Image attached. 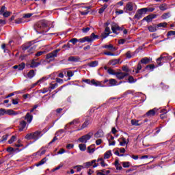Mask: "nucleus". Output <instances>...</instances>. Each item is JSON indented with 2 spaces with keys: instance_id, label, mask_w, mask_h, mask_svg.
Returning <instances> with one entry per match:
<instances>
[{
  "instance_id": "28",
  "label": "nucleus",
  "mask_w": 175,
  "mask_h": 175,
  "mask_svg": "<svg viewBox=\"0 0 175 175\" xmlns=\"http://www.w3.org/2000/svg\"><path fill=\"white\" fill-rule=\"evenodd\" d=\"M114 165L116 170H122V166H121V164L118 160L115 161Z\"/></svg>"
},
{
  "instance_id": "14",
  "label": "nucleus",
  "mask_w": 175,
  "mask_h": 175,
  "mask_svg": "<svg viewBox=\"0 0 175 175\" xmlns=\"http://www.w3.org/2000/svg\"><path fill=\"white\" fill-rule=\"evenodd\" d=\"M23 118L27 121V124H31V122H32V120H33V116H32L31 113L28 112Z\"/></svg>"
},
{
  "instance_id": "39",
  "label": "nucleus",
  "mask_w": 175,
  "mask_h": 175,
  "mask_svg": "<svg viewBox=\"0 0 175 175\" xmlns=\"http://www.w3.org/2000/svg\"><path fill=\"white\" fill-rule=\"evenodd\" d=\"M107 6H109L107 4H104V5L98 10L99 14H102V13H103V12L107 9Z\"/></svg>"
},
{
  "instance_id": "30",
  "label": "nucleus",
  "mask_w": 175,
  "mask_h": 175,
  "mask_svg": "<svg viewBox=\"0 0 175 175\" xmlns=\"http://www.w3.org/2000/svg\"><path fill=\"white\" fill-rule=\"evenodd\" d=\"M157 26L156 25H150L148 27V29L150 32H156L157 30Z\"/></svg>"
},
{
  "instance_id": "62",
  "label": "nucleus",
  "mask_w": 175,
  "mask_h": 175,
  "mask_svg": "<svg viewBox=\"0 0 175 175\" xmlns=\"http://www.w3.org/2000/svg\"><path fill=\"white\" fill-rule=\"evenodd\" d=\"M49 91H50V90L49 89V88H45L42 90H40V92H42V94H46V92H49Z\"/></svg>"
},
{
  "instance_id": "53",
  "label": "nucleus",
  "mask_w": 175,
  "mask_h": 175,
  "mask_svg": "<svg viewBox=\"0 0 175 175\" xmlns=\"http://www.w3.org/2000/svg\"><path fill=\"white\" fill-rule=\"evenodd\" d=\"M16 139V135H13L11 137V138L9 139L8 143L9 144H12V143H13Z\"/></svg>"
},
{
  "instance_id": "26",
  "label": "nucleus",
  "mask_w": 175,
  "mask_h": 175,
  "mask_svg": "<svg viewBox=\"0 0 175 175\" xmlns=\"http://www.w3.org/2000/svg\"><path fill=\"white\" fill-rule=\"evenodd\" d=\"M68 61L70 62H79L80 61V57L76 56H70L68 57Z\"/></svg>"
},
{
  "instance_id": "19",
  "label": "nucleus",
  "mask_w": 175,
  "mask_h": 175,
  "mask_svg": "<svg viewBox=\"0 0 175 175\" xmlns=\"http://www.w3.org/2000/svg\"><path fill=\"white\" fill-rule=\"evenodd\" d=\"M98 38H99V36L95 35V33H92L90 36H88L89 43H92V42H94L95 39H98Z\"/></svg>"
},
{
  "instance_id": "17",
  "label": "nucleus",
  "mask_w": 175,
  "mask_h": 175,
  "mask_svg": "<svg viewBox=\"0 0 175 175\" xmlns=\"http://www.w3.org/2000/svg\"><path fill=\"white\" fill-rule=\"evenodd\" d=\"M154 18H157V14H150L144 18V21H146L147 23H151Z\"/></svg>"
},
{
  "instance_id": "40",
  "label": "nucleus",
  "mask_w": 175,
  "mask_h": 175,
  "mask_svg": "<svg viewBox=\"0 0 175 175\" xmlns=\"http://www.w3.org/2000/svg\"><path fill=\"white\" fill-rule=\"evenodd\" d=\"M98 61H94L88 64V66H90V68H96V66L98 65Z\"/></svg>"
},
{
  "instance_id": "61",
  "label": "nucleus",
  "mask_w": 175,
  "mask_h": 175,
  "mask_svg": "<svg viewBox=\"0 0 175 175\" xmlns=\"http://www.w3.org/2000/svg\"><path fill=\"white\" fill-rule=\"evenodd\" d=\"M144 9H146V14L147 13V12H152L155 10V8H144Z\"/></svg>"
},
{
  "instance_id": "5",
  "label": "nucleus",
  "mask_w": 175,
  "mask_h": 175,
  "mask_svg": "<svg viewBox=\"0 0 175 175\" xmlns=\"http://www.w3.org/2000/svg\"><path fill=\"white\" fill-rule=\"evenodd\" d=\"M84 169H88L92 166L93 168L98 167L99 163H96V160H92V161H88L83 164Z\"/></svg>"
},
{
  "instance_id": "64",
  "label": "nucleus",
  "mask_w": 175,
  "mask_h": 175,
  "mask_svg": "<svg viewBox=\"0 0 175 175\" xmlns=\"http://www.w3.org/2000/svg\"><path fill=\"white\" fill-rule=\"evenodd\" d=\"M126 58H129V59L132 58V55L131 54V51H130L126 52Z\"/></svg>"
},
{
  "instance_id": "11",
  "label": "nucleus",
  "mask_w": 175,
  "mask_h": 175,
  "mask_svg": "<svg viewBox=\"0 0 175 175\" xmlns=\"http://www.w3.org/2000/svg\"><path fill=\"white\" fill-rule=\"evenodd\" d=\"M109 81L110 87H114L116 85H120L122 81H120L119 83L115 79H110L109 80L105 79L104 83L106 84Z\"/></svg>"
},
{
  "instance_id": "37",
  "label": "nucleus",
  "mask_w": 175,
  "mask_h": 175,
  "mask_svg": "<svg viewBox=\"0 0 175 175\" xmlns=\"http://www.w3.org/2000/svg\"><path fill=\"white\" fill-rule=\"evenodd\" d=\"M161 113H163L160 115V118H161V120H165V118H166L165 114L167 113V111L164 109L161 110Z\"/></svg>"
},
{
  "instance_id": "63",
  "label": "nucleus",
  "mask_w": 175,
  "mask_h": 175,
  "mask_svg": "<svg viewBox=\"0 0 175 175\" xmlns=\"http://www.w3.org/2000/svg\"><path fill=\"white\" fill-rule=\"evenodd\" d=\"M109 62H110L111 65L114 66V65H117V64H118V60L113 59V60L110 61Z\"/></svg>"
},
{
  "instance_id": "58",
  "label": "nucleus",
  "mask_w": 175,
  "mask_h": 175,
  "mask_svg": "<svg viewBox=\"0 0 175 175\" xmlns=\"http://www.w3.org/2000/svg\"><path fill=\"white\" fill-rule=\"evenodd\" d=\"M6 12V7L5 5H3L0 10V14H3Z\"/></svg>"
},
{
  "instance_id": "3",
  "label": "nucleus",
  "mask_w": 175,
  "mask_h": 175,
  "mask_svg": "<svg viewBox=\"0 0 175 175\" xmlns=\"http://www.w3.org/2000/svg\"><path fill=\"white\" fill-rule=\"evenodd\" d=\"M18 114H21L20 111H15L13 109H0V116H18Z\"/></svg>"
},
{
  "instance_id": "18",
  "label": "nucleus",
  "mask_w": 175,
  "mask_h": 175,
  "mask_svg": "<svg viewBox=\"0 0 175 175\" xmlns=\"http://www.w3.org/2000/svg\"><path fill=\"white\" fill-rule=\"evenodd\" d=\"M96 162H98V165H100L102 167H107V166H109V165L105 162V159L103 158L98 159L96 160Z\"/></svg>"
},
{
  "instance_id": "59",
  "label": "nucleus",
  "mask_w": 175,
  "mask_h": 175,
  "mask_svg": "<svg viewBox=\"0 0 175 175\" xmlns=\"http://www.w3.org/2000/svg\"><path fill=\"white\" fill-rule=\"evenodd\" d=\"M69 42H70V43H72V44H76V43H77V42H79V39H77V38H72V39L70 40Z\"/></svg>"
},
{
  "instance_id": "8",
  "label": "nucleus",
  "mask_w": 175,
  "mask_h": 175,
  "mask_svg": "<svg viewBox=\"0 0 175 175\" xmlns=\"http://www.w3.org/2000/svg\"><path fill=\"white\" fill-rule=\"evenodd\" d=\"M115 76L118 80H124L125 77H128V76H129V74L128 72L120 71L116 72Z\"/></svg>"
},
{
  "instance_id": "36",
  "label": "nucleus",
  "mask_w": 175,
  "mask_h": 175,
  "mask_svg": "<svg viewBox=\"0 0 175 175\" xmlns=\"http://www.w3.org/2000/svg\"><path fill=\"white\" fill-rule=\"evenodd\" d=\"M94 146L95 145H92L88 147V152H89V154H94V152H95V148H94Z\"/></svg>"
},
{
  "instance_id": "54",
  "label": "nucleus",
  "mask_w": 175,
  "mask_h": 175,
  "mask_svg": "<svg viewBox=\"0 0 175 175\" xmlns=\"http://www.w3.org/2000/svg\"><path fill=\"white\" fill-rule=\"evenodd\" d=\"M12 14V12L7 11L5 12H3L2 14V16H3V17L8 18L9 17V16H10V14Z\"/></svg>"
},
{
  "instance_id": "4",
  "label": "nucleus",
  "mask_w": 175,
  "mask_h": 175,
  "mask_svg": "<svg viewBox=\"0 0 175 175\" xmlns=\"http://www.w3.org/2000/svg\"><path fill=\"white\" fill-rule=\"evenodd\" d=\"M23 51H27V53H29V55L30 54H33V53L35 51V48L32 46V42H29L23 45Z\"/></svg>"
},
{
  "instance_id": "34",
  "label": "nucleus",
  "mask_w": 175,
  "mask_h": 175,
  "mask_svg": "<svg viewBox=\"0 0 175 175\" xmlns=\"http://www.w3.org/2000/svg\"><path fill=\"white\" fill-rule=\"evenodd\" d=\"M113 154H111V150H108L104 154V159H109L110 157H111Z\"/></svg>"
},
{
  "instance_id": "29",
  "label": "nucleus",
  "mask_w": 175,
  "mask_h": 175,
  "mask_svg": "<svg viewBox=\"0 0 175 175\" xmlns=\"http://www.w3.org/2000/svg\"><path fill=\"white\" fill-rule=\"evenodd\" d=\"M47 161H48V159L46 157H44L40 162L36 163V166L37 167L42 166V165H44V163H46Z\"/></svg>"
},
{
  "instance_id": "43",
  "label": "nucleus",
  "mask_w": 175,
  "mask_h": 175,
  "mask_svg": "<svg viewBox=\"0 0 175 175\" xmlns=\"http://www.w3.org/2000/svg\"><path fill=\"white\" fill-rule=\"evenodd\" d=\"M159 9H160L161 12H165V10H167V5L165 3L162 4L159 7Z\"/></svg>"
},
{
  "instance_id": "22",
  "label": "nucleus",
  "mask_w": 175,
  "mask_h": 175,
  "mask_svg": "<svg viewBox=\"0 0 175 175\" xmlns=\"http://www.w3.org/2000/svg\"><path fill=\"white\" fill-rule=\"evenodd\" d=\"M36 61H38V59H33L31 60V63L30 64V68H38V66H39V65H40V62H36Z\"/></svg>"
},
{
  "instance_id": "13",
  "label": "nucleus",
  "mask_w": 175,
  "mask_h": 175,
  "mask_svg": "<svg viewBox=\"0 0 175 175\" xmlns=\"http://www.w3.org/2000/svg\"><path fill=\"white\" fill-rule=\"evenodd\" d=\"M77 124H80V120L75 119L72 122L67 124L65 126L64 129H70V125H77Z\"/></svg>"
},
{
  "instance_id": "33",
  "label": "nucleus",
  "mask_w": 175,
  "mask_h": 175,
  "mask_svg": "<svg viewBox=\"0 0 175 175\" xmlns=\"http://www.w3.org/2000/svg\"><path fill=\"white\" fill-rule=\"evenodd\" d=\"M103 49H108V50H112L113 51H116V48L112 44L104 45L102 46Z\"/></svg>"
},
{
  "instance_id": "41",
  "label": "nucleus",
  "mask_w": 175,
  "mask_h": 175,
  "mask_svg": "<svg viewBox=\"0 0 175 175\" xmlns=\"http://www.w3.org/2000/svg\"><path fill=\"white\" fill-rule=\"evenodd\" d=\"M89 40H88V36H85L83 38H80L78 40V42H79V43H85V42H89Z\"/></svg>"
},
{
  "instance_id": "38",
  "label": "nucleus",
  "mask_w": 175,
  "mask_h": 175,
  "mask_svg": "<svg viewBox=\"0 0 175 175\" xmlns=\"http://www.w3.org/2000/svg\"><path fill=\"white\" fill-rule=\"evenodd\" d=\"M49 77H43L40 80H38L37 83H35V85H37L38 83H44V81H46V80H49Z\"/></svg>"
},
{
  "instance_id": "23",
  "label": "nucleus",
  "mask_w": 175,
  "mask_h": 175,
  "mask_svg": "<svg viewBox=\"0 0 175 175\" xmlns=\"http://www.w3.org/2000/svg\"><path fill=\"white\" fill-rule=\"evenodd\" d=\"M105 33L102 34L103 39H106L107 36H109V33H111V31H110V27H107L105 30Z\"/></svg>"
},
{
  "instance_id": "48",
  "label": "nucleus",
  "mask_w": 175,
  "mask_h": 175,
  "mask_svg": "<svg viewBox=\"0 0 175 175\" xmlns=\"http://www.w3.org/2000/svg\"><path fill=\"white\" fill-rule=\"evenodd\" d=\"M146 69H148V70H154V69H155V66L154 64L147 65Z\"/></svg>"
},
{
  "instance_id": "55",
  "label": "nucleus",
  "mask_w": 175,
  "mask_h": 175,
  "mask_svg": "<svg viewBox=\"0 0 175 175\" xmlns=\"http://www.w3.org/2000/svg\"><path fill=\"white\" fill-rule=\"evenodd\" d=\"M129 164H130V163L129 161L122 162V165L123 167H129Z\"/></svg>"
},
{
  "instance_id": "31",
  "label": "nucleus",
  "mask_w": 175,
  "mask_h": 175,
  "mask_svg": "<svg viewBox=\"0 0 175 175\" xmlns=\"http://www.w3.org/2000/svg\"><path fill=\"white\" fill-rule=\"evenodd\" d=\"M105 133L102 131H98L94 134V137L96 139H99V137H103Z\"/></svg>"
},
{
  "instance_id": "1",
  "label": "nucleus",
  "mask_w": 175,
  "mask_h": 175,
  "mask_svg": "<svg viewBox=\"0 0 175 175\" xmlns=\"http://www.w3.org/2000/svg\"><path fill=\"white\" fill-rule=\"evenodd\" d=\"M48 23L46 21H40L34 25V29L37 33H46L44 29L47 27Z\"/></svg>"
},
{
  "instance_id": "47",
  "label": "nucleus",
  "mask_w": 175,
  "mask_h": 175,
  "mask_svg": "<svg viewBox=\"0 0 175 175\" xmlns=\"http://www.w3.org/2000/svg\"><path fill=\"white\" fill-rule=\"evenodd\" d=\"M170 12H167V13H165L163 14L162 16H161V18L163 20H166L167 18H170Z\"/></svg>"
},
{
  "instance_id": "7",
  "label": "nucleus",
  "mask_w": 175,
  "mask_h": 175,
  "mask_svg": "<svg viewBox=\"0 0 175 175\" xmlns=\"http://www.w3.org/2000/svg\"><path fill=\"white\" fill-rule=\"evenodd\" d=\"M91 137H92V133H89L79 138L78 142H79L80 143H87V142H88V140L91 139Z\"/></svg>"
},
{
  "instance_id": "6",
  "label": "nucleus",
  "mask_w": 175,
  "mask_h": 175,
  "mask_svg": "<svg viewBox=\"0 0 175 175\" xmlns=\"http://www.w3.org/2000/svg\"><path fill=\"white\" fill-rule=\"evenodd\" d=\"M146 10L144 8L138 10L134 16V18L136 20H140V18H142L143 14H146Z\"/></svg>"
},
{
  "instance_id": "25",
  "label": "nucleus",
  "mask_w": 175,
  "mask_h": 175,
  "mask_svg": "<svg viewBox=\"0 0 175 175\" xmlns=\"http://www.w3.org/2000/svg\"><path fill=\"white\" fill-rule=\"evenodd\" d=\"M124 9H126V10H128V12H132V10H133V3H127Z\"/></svg>"
},
{
  "instance_id": "44",
  "label": "nucleus",
  "mask_w": 175,
  "mask_h": 175,
  "mask_svg": "<svg viewBox=\"0 0 175 175\" xmlns=\"http://www.w3.org/2000/svg\"><path fill=\"white\" fill-rule=\"evenodd\" d=\"M142 63L141 62H139L137 66V69L135 70V73L136 75H137L138 73H140V70H142Z\"/></svg>"
},
{
  "instance_id": "51",
  "label": "nucleus",
  "mask_w": 175,
  "mask_h": 175,
  "mask_svg": "<svg viewBox=\"0 0 175 175\" xmlns=\"http://www.w3.org/2000/svg\"><path fill=\"white\" fill-rule=\"evenodd\" d=\"M166 25H167V23H159L157 27V28H165V27H166Z\"/></svg>"
},
{
  "instance_id": "50",
  "label": "nucleus",
  "mask_w": 175,
  "mask_h": 175,
  "mask_svg": "<svg viewBox=\"0 0 175 175\" xmlns=\"http://www.w3.org/2000/svg\"><path fill=\"white\" fill-rule=\"evenodd\" d=\"M74 169H77V172H81L82 169H84V166L82 165H77L74 167Z\"/></svg>"
},
{
  "instance_id": "56",
  "label": "nucleus",
  "mask_w": 175,
  "mask_h": 175,
  "mask_svg": "<svg viewBox=\"0 0 175 175\" xmlns=\"http://www.w3.org/2000/svg\"><path fill=\"white\" fill-rule=\"evenodd\" d=\"M129 83H136V80L133 78L132 76L129 77Z\"/></svg>"
},
{
  "instance_id": "49",
  "label": "nucleus",
  "mask_w": 175,
  "mask_h": 175,
  "mask_svg": "<svg viewBox=\"0 0 175 175\" xmlns=\"http://www.w3.org/2000/svg\"><path fill=\"white\" fill-rule=\"evenodd\" d=\"M131 124L135 126H139L140 125V124H139V120H131Z\"/></svg>"
},
{
  "instance_id": "24",
  "label": "nucleus",
  "mask_w": 175,
  "mask_h": 175,
  "mask_svg": "<svg viewBox=\"0 0 175 175\" xmlns=\"http://www.w3.org/2000/svg\"><path fill=\"white\" fill-rule=\"evenodd\" d=\"M111 30L113 33H116V35H118V33H117V31H122V28H121V27H120V26L116 25L111 27Z\"/></svg>"
},
{
  "instance_id": "32",
  "label": "nucleus",
  "mask_w": 175,
  "mask_h": 175,
  "mask_svg": "<svg viewBox=\"0 0 175 175\" xmlns=\"http://www.w3.org/2000/svg\"><path fill=\"white\" fill-rule=\"evenodd\" d=\"M151 61L150 58L148 57H144L141 59L140 62L141 64H144L145 65L147 64H150V62Z\"/></svg>"
},
{
  "instance_id": "57",
  "label": "nucleus",
  "mask_w": 175,
  "mask_h": 175,
  "mask_svg": "<svg viewBox=\"0 0 175 175\" xmlns=\"http://www.w3.org/2000/svg\"><path fill=\"white\" fill-rule=\"evenodd\" d=\"M64 165L59 164L57 167L52 170V172H56V170H59V169H61V167H62Z\"/></svg>"
},
{
  "instance_id": "16",
  "label": "nucleus",
  "mask_w": 175,
  "mask_h": 175,
  "mask_svg": "<svg viewBox=\"0 0 175 175\" xmlns=\"http://www.w3.org/2000/svg\"><path fill=\"white\" fill-rule=\"evenodd\" d=\"M107 139L109 142V146H116V142L114 141V137L111 134H108Z\"/></svg>"
},
{
  "instance_id": "9",
  "label": "nucleus",
  "mask_w": 175,
  "mask_h": 175,
  "mask_svg": "<svg viewBox=\"0 0 175 175\" xmlns=\"http://www.w3.org/2000/svg\"><path fill=\"white\" fill-rule=\"evenodd\" d=\"M28 129V123L25 120H23L19 122L18 131L23 132V131H27Z\"/></svg>"
},
{
  "instance_id": "45",
  "label": "nucleus",
  "mask_w": 175,
  "mask_h": 175,
  "mask_svg": "<svg viewBox=\"0 0 175 175\" xmlns=\"http://www.w3.org/2000/svg\"><path fill=\"white\" fill-rule=\"evenodd\" d=\"M79 147L81 151H85L87 150V146L85 144H80Z\"/></svg>"
},
{
  "instance_id": "46",
  "label": "nucleus",
  "mask_w": 175,
  "mask_h": 175,
  "mask_svg": "<svg viewBox=\"0 0 175 175\" xmlns=\"http://www.w3.org/2000/svg\"><path fill=\"white\" fill-rule=\"evenodd\" d=\"M64 87H66L65 85L59 87V88L56 89L53 92L54 94L52 95V96H54V95H55V94H58V92H59V91H62V90H64Z\"/></svg>"
},
{
  "instance_id": "20",
  "label": "nucleus",
  "mask_w": 175,
  "mask_h": 175,
  "mask_svg": "<svg viewBox=\"0 0 175 175\" xmlns=\"http://www.w3.org/2000/svg\"><path fill=\"white\" fill-rule=\"evenodd\" d=\"M55 57H57V56L53 51L46 55V59H49V61H54Z\"/></svg>"
},
{
  "instance_id": "52",
  "label": "nucleus",
  "mask_w": 175,
  "mask_h": 175,
  "mask_svg": "<svg viewBox=\"0 0 175 175\" xmlns=\"http://www.w3.org/2000/svg\"><path fill=\"white\" fill-rule=\"evenodd\" d=\"M107 72L109 73V75H112L113 76H116V73H117V72H115L114 70L111 68H109L107 70Z\"/></svg>"
},
{
  "instance_id": "35",
  "label": "nucleus",
  "mask_w": 175,
  "mask_h": 175,
  "mask_svg": "<svg viewBox=\"0 0 175 175\" xmlns=\"http://www.w3.org/2000/svg\"><path fill=\"white\" fill-rule=\"evenodd\" d=\"M121 140L122 142H120V146H121L122 147H125V146L128 144V142H126V139H125L124 137H122Z\"/></svg>"
},
{
  "instance_id": "27",
  "label": "nucleus",
  "mask_w": 175,
  "mask_h": 175,
  "mask_svg": "<svg viewBox=\"0 0 175 175\" xmlns=\"http://www.w3.org/2000/svg\"><path fill=\"white\" fill-rule=\"evenodd\" d=\"M92 85H95V87H102V83L98 81H95V79H92L91 81Z\"/></svg>"
},
{
  "instance_id": "21",
  "label": "nucleus",
  "mask_w": 175,
  "mask_h": 175,
  "mask_svg": "<svg viewBox=\"0 0 175 175\" xmlns=\"http://www.w3.org/2000/svg\"><path fill=\"white\" fill-rule=\"evenodd\" d=\"M12 68L13 69H16L17 70H23V69L25 68V64L21 63V64L14 66Z\"/></svg>"
},
{
  "instance_id": "10",
  "label": "nucleus",
  "mask_w": 175,
  "mask_h": 175,
  "mask_svg": "<svg viewBox=\"0 0 175 175\" xmlns=\"http://www.w3.org/2000/svg\"><path fill=\"white\" fill-rule=\"evenodd\" d=\"M170 59H172V57H170ZM169 57H167V53H163L160 57H159L157 59V63L159 66H162V59H170Z\"/></svg>"
},
{
  "instance_id": "12",
  "label": "nucleus",
  "mask_w": 175,
  "mask_h": 175,
  "mask_svg": "<svg viewBox=\"0 0 175 175\" xmlns=\"http://www.w3.org/2000/svg\"><path fill=\"white\" fill-rule=\"evenodd\" d=\"M92 123V119L91 118H88L85 119L84 123L81 125V129L78 131H81V129H85V128H87L88 125H90V124Z\"/></svg>"
},
{
  "instance_id": "15",
  "label": "nucleus",
  "mask_w": 175,
  "mask_h": 175,
  "mask_svg": "<svg viewBox=\"0 0 175 175\" xmlns=\"http://www.w3.org/2000/svg\"><path fill=\"white\" fill-rule=\"evenodd\" d=\"M158 112V109L154 108L152 109L149 110L148 112H146L145 116L146 117H154L155 116L156 113Z\"/></svg>"
},
{
  "instance_id": "42",
  "label": "nucleus",
  "mask_w": 175,
  "mask_h": 175,
  "mask_svg": "<svg viewBox=\"0 0 175 175\" xmlns=\"http://www.w3.org/2000/svg\"><path fill=\"white\" fill-rule=\"evenodd\" d=\"M35 76V70H31L28 73H27V77L29 79H32Z\"/></svg>"
},
{
  "instance_id": "2",
  "label": "nucleus",
  "mask_w": 175,
  "mask_h": 175,
  "mask_svg": "<svg viewBox=\"0 0 175 175\" xmlns=\"http://www.w3.org/2000/svg\"><path fill=\"white\" fill-rule=\"evenodd\" d=\"M43 136V133L40 131H36L35 132L28 133L25 135V139L27 140H34L36 142Z\"/></svg>"
},
{
  "instance_id": "60",
  "label": "nucleus",
  "mask_w": 175,
  "mask_h": 175,
  "mask_svg": "<svg viewBox=\"0 0 175 175\" xmlns=\"http://www.w3.org/2000/svg\"><path fill=\"white\" fill-rule=\"evenodd\" d=\"M175 36V31H170L167 33V36Z\"/></svg>"
}]
</instances>
